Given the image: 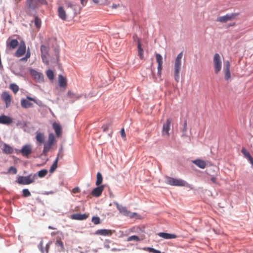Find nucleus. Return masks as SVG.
<instances>
[{
    "instance_id": "nucleus-22",
    "label": "nucleus",
    "mask_w": 253,
    "mask_h": 253,
    "mask_svg": "<svg viewBox=\"0 0 253 253\" xmlns=\"http://www.w3.org/2000/svg\"><path fill=\"white\" fill-rule=\"evenodd\" d=\"M158 236L164 239H175L177 237L175 234H169L168 233L160 232L158 234Z\"/></svg>"
},
{
    "instance_id": "nucleus-29",
    "label": "nucleus",
    "mask_w": 253,
    "mask_h": 253,
    "mask_svg": "<svg viewBox=\"0 0 253 253\" xmlns=\"http://www.w3.org/2000/svg\"><path fill=\"white\" fill-rule=\"evenodd\" d=\"M137 48H138V55L140 57V59H143V57H144L143 50L141 47V44L140 43V40H138Z\"/></svg>"
},
{
    "instance_id": "nucleus-58",
    "label": "nucleus",
    "mask_w": 253,
    "mask_h": 253,
    "mask_svg": "<svg viewBox=\"0 0 253 253\" xmlns=\"http://www.w3.org/2000/svg\"><path fill=\"white\" fill-rule=\"evenodd\" d=\"M250 162V163L252 164V165L253 167V158H251L250 160H249Z\"/></svg>"
},
{
    "instance_id": "nucleus-33",
    "label": "nucleus",
    "mask_w": 253,
    "mask_h": 253,
    "mask_svg": "<svg viewBox=\"0 0 253 253\" xmlns=\"http://www.w3.org/2000/svg\"><path fill=\"white\" fill-rule=\"evenodd\" d=\"M64 155V152H63V148L61 147L59 150L57 157L55 160H57V162H58V160L59 159H63Z\"/></svg>"
},
{
    "instance_id": "nucleus-16",
    "label": "nucleus",
    "mask_w": 253,
    "mask_h": 253,
    "mask_svg": "<svg viewBox=\"0 0 253 253\" xmlns=\"http://www.w3.org/2000/svg\"><path fill=\"white\" fill-rule=\"evenodd\" d=\"M21 154L25 157H28L32 153V147L30 145H25L23 146L20 150Z\"/></svg>"
},
{
    "instance_id": "nucleus-11",
    "label": "nucleus",
    "mask_w": 253,
    "mask_h": 253,
    "mask_svg": "<svg viewBox=\"0 0 253 253\" xmlns=\"http://www.w3.org/2000/svg\"><path fill=\"white\" fill-rule=\"evenodd\" d=\"M27 99L28 100H26L25 99H22L21 100V105L22 107L24 108H28L30 107H32L33 106V104L31 103L29 100L33 101L36 103H37V101L34 98H32L30 96H27Z\"/></svg>"
},
{
    "instance_id": "nucleus-14",
    "label": "nucleus",
    "mask_w": 253,
    "mask_h": 253,
    "mask_svg": "<svg viewBox=\"0 0 253 253\" xmlns=\"http://www.w3.org/2000/svg\"><path fill=\"white\" fill-rule=\"evenodd\" d=\"M230 64L229 61H226L225 62L223 70L225 75V80H229L231 78V73L230 71Z\"/></svg>"
},
{
    "instance_id": "nucleus-44",
    "label": "nucleus",
    "mask_w": 253,
    "mask_h": 253,
    "mask_svg": "<svg viewBox=\"0 0 253 253\" xmlns=\"http://www.w3.org/2000/svg\"><path fill=\"white\" fill-rule=\"evenodd\" d=\"M92 222L95 225L100 223V218L98 216H93L91 219Z\"/></svg>"
},
{
    "instance_id": "nucleus-61",
    "label": "nucleus",
    "mask_w": 253,
    "mask_h": 253,
    "mask_svg": "<svg viewBox=\"0 0 253 253\" xmlns=\"http://www.w3.org/2000/svg\"><path fill=\"white\" fill-rule=\"evenodd\" d=\"M46 246H47V248L48 249L49 248V245L47 244V245H46Z\"/></svg>"
},
{
    "instance_id": "nucleus-7",
    "label": "nucleus",
    "mask_w": 253,
    "mask_h": 253,
    "mask_svg": "<svg viewBox=\"0 0 253 253\" xmlns=\"http://www.w3.org/2000/svg\"><path fill=\"white\" fill-rule=\"evenodd\" d=\"M213 63L214 72L215 74H218L221 70L222 61L220 56L218 53H215L214 55L213 58Z\"/></svg>"
},
{
    "instance_id": "nucleus-30",
    "label": "nucleus",
    "mask_w": 253,
    "mask_h": 253,
    "mask_svg": "<svg viewBox=\"0 0 253 253\" xmlns=\"http://www.w3.org/2000/svg\"><path fill=\"white\" fill-rule=\"evenodd\" d=\"M56 246H59L60 247V249L59 250V252H64L65 248L63 242L61 240H57L55 243Z\"/></svg>"
},
{
    "instance_id": "nucleus-4",
    "label": "nucleus",
    "mask_w": 253,
    "mask_h": 253,
    "mask_svg": "<svg viewBox=\"0 0 253 253\" xmlns=\"http://www.w3.org/2000/svg\"><path fill=\"white\" fill-rule=\"evenodd\" d=\"M166 183L171 186H186L188 184L181 179L174 178L169 176H166Z\"/></svg>"
},
{
    "instance_id": "nucleus-12",
    "label": "nucleus",
    "mask_w": 253,
    "mask_h": 253,
    "mask_svg": "<svg viewBox=\"0 0 253 253\" xmlns=\"http://www.w3.org/2000/svg\"><path fill=\"white\" fill-rule=\"evenodd\" d=\"M30 73L36 82L38 83L43 82L44 76L42 73L38 72L33 69L30 70Z\"/></svg>"
},
{
    "instance_id": "nucleus-59",
    "label": "nucleus",
    "mask_w": 253,
    "mask_h": 253,
    "mask_svg": "<svg viewBox=\"0 0 253 253\" xmlns=\"http://www.w3.org/2000/svg\"><path fill=\"white\" fill-rule=\"evenodd\" d=\"M48 228H49V229H55V228H53V227H52V226H48Z\"/></svg>"
},
{
    "instance_id": "nucleus-17",
    "label": "nucleus",
    "mask_w": 253,
    "mask_h": 253,
    "mask_svg": "<svg viewBox=\"0 0 253 253\" xmlns=\"http://www.w3.org/2000/svg\"><path fill=\"white\" fill-rule=\"evenodd\" d=\"M156 58L157 62L158 64V74L161 75L162 70V65H163V58L162 56L159 54H156Z\"/></svg>"
},
{
    "instance_id": "nucleus-50",
    "label": "nucleus",
    "mask_w": 253,
    "mask_h": 253,
    "mask_svg": "<svg viewBox=\"0 0 253 253\" xmlns=\"http://www.w3.org/2000/svg\"><path fill=\"white\" fill-rule=\"evenodd\" d=\"M8 171H12L14 174H16L17 171L16 169L13 167H10L8 169Z\"/></svg>"
},
{
    "instance_id": "nucleus-49",
    "label": "nucleus",
    "mask_w": 253,
    "mask_h": 253,
    "mask_svg": "<svg viewBox=\"0 0 253 253\" xmlns=\"http://www.w3.org/2000/svg\"><path fill=\"white\" fill-rule=\"evenodd\" d=\"M187 127H183V128L181 130L182 132V137H186L187 136Z\"/></svg>"
},
{
    "instance_id": "nucleus-53",
    "label": "nucleus",
    "mask_w": 253,
    "mask_h": 253,
    "mask_svg": "<svg viewBox=\"0 0 253 253\" xmlns=\"http://www.w3.org/2000/svg\"><path fill=\"white\" fill-rule=\"evenodd\" d=\"M120 133H121V135L122 136V137L123 138H125L126 137V133H125V129L124 128H122L121 131H120Z\"/></svg>"
},
{
    "instance_id": "nucleus-42",
    "label": "nucleus",
    "mask_w": 253,
    "mask_h": 253,
    "mask_svg": "<svg viewBox=\"0 0 253 253\" xmlns=\"http://www.w3.org/2000/svg\"><path fill=\"white\" fill-rule=\"evenodd\" d=\"M67 96L71 98H75L76 99L79 98L80 96L76 95L73 92L69 91L67 93Z\"/></svg>"
},
{
    "instance_id": "nucleus-21",
    "label": "nucleus",
    "mask_w": 253,
    "mask_h": 253,
    "mask_svg": "<svg viewBox=\"0 0 253 253\" xmlns=\"http://www.w3.org/2000/svg\"><path fill=\"white\" fill-rule=\"evenodd\" d=\"M95 234L102 236H111L112 234V232L111 230L108 229H99L95 231Z\"/></svg>"
},
{
    "instance_id": "nucleus-1",
    "label": "nucleus",
    "mask_w": 253,
    "mask_h": 253,
    "mask_svg": "<svg viewBox=\"0 0 253 253\" xmlns=\"http://www.w3.org/2000/svg\"><path fill=\"white\" fill-rule=\"evenodd\" d=\"M81 7L78 4L72 1H68L66 2L65 8L60 5L57 9V14L59 18L66 21L68 17H75L80 14Z\"/></svg>"
},
{
    "instance_id": "nucleus-13",
    "label": "nucleus",
    "mask_w": 253,
    "mask_h": 253,
    "mask_svg": "<svg viewBox=\"0 0 253 253\" xmlns=\"http://www.w3.org/2000/svg\"><path fill=\"white\" fill-rule=\"evenodd\" d=\"M26 44L24 42H21L18 47L16 52H15L16 56L19 57L23 55L26 52Z\"/></svg>"
},
{
    "instance_id": "nucleus-9",
    "label": "nucleus",
    "mask_w": 253,
    "mask_h": 253,
    "mask_svg": "<svg viewBox=\"0 0 253 253\" xmlns=\"http://www.w3.org/2000/svg\"><path fill=\"white\" fill-rule=\"evenodd\" d=\"M237 16L236 13L227 14L225 15L217 17L216 21L221 23H226L235 19Z\"/></svg>"
},
{
    "instance_id": "nucleus-39",
    "label": "nucleus",
    "mask_w": 253,
    "mask_h": 253,
    "mask_svg": "<svg viewBox=\"0 0 253 253\" xmlns=\"http://www.w3.org/2000/svg\"><path fill=\"white\" fill-rule=\"evenodd\" d=\"M46 76L50 80H52L54 79V73L51 70H48L46 71Z\"/></svg>"
},
{
    "instance_id": "nucleus-48",
    "label": "nucleus",
    "mask_w": 253,
    "mask_h": 253,
    "mask_svg": "<svg viewBox=\"0 0 253 253\" xmlns=\"http://www.w3.org/2000/svg\"><path fill=\"white\" fill-rule=\"evenodd\" d=\"M38 2L39 5H47L48 2L46 0H36Z\"/></svg>"
},
{
    "instance_id": "nucleus-32",
    "label": "nucleus",
    "mask_w": 253,
    "mask_h": 253,
    "mask_svg": "<svg viewBox=\"0 0 253 253\" xmlns=\"http://www.w3.org/2000/svg\"><path fill=\"white\" fill-rule=\"evenodd\" d=\"M96 177H97V180L96 181V185L97 186H99L102 182V180H103L102 176V174H101V173L98 172L97 173Z\"/></svg>"
},
{
    "instance_id": "nucleus-15",
    "label": "nucleus",
    "mask_w": 253,
    "mask_h": 253,
    "mask_svg": "<svg viewBox=\"0 0 253 253\" xmlns=\"http://www.w3.org/2000/svg\"><path fill=\"white\" fill-rule=\"evenodd\" d=\"M2 99L4 101L6 108L10 106L11 102V96L7 91L2 92L1 95Z\"/></svg>"
},
{
    "instance_id": "nucleus-55",
    "label": "nucleus",
    "mask_w": 253,
    "mask_h": 253,
    "mask_svg": "<svg viewBox=\"0 0 253 253\" xmlns=\"http://www.w3.org/2000/svg\"><path fill=\"white\" fill-rule=\"evenodd\" d=\"M87 0H81V3L84 6L86 3Z\"/></svg>"
},
{
    "instance_id": "nucleus-46",
    "label": "nucleus",
    "mask_w": 253,
    "mask_h": 253,
    "mask_svg": "<svg viewBox=\"0 0 253 253\" xmlns=\"http://www.w3.org/2000/svg\"><path fill=\"white\" fill-rule=\"evenodd\" d=\"M146 250L153 253H161V251L150 247L147 248Z\"/></svg>"
},
{
    "instance_id": "nucleus-52",
    "label": "nucleus",
    "mask_w": 253,
    "mask_h": 253,
    "mask_svg": "<svg viewBox=\"0 0 253 253\" xmlns=\"http://www.w3.org/2000/svg\"><path fill=\"white\" fill-rule=\"evenodd\" d=\"M80 191V188L78 187H75L72 190V192L73 193H78Z\"/></svg>"
},
{
    "instance_id": "nucleus-25",
    "label": "nucleus",
    "mask_w": 253,
    "mask_h": 253,
    "mask_svg": "<svg viewBox=\"0 0 253 253\" xmlns=\"http://www.w3.org/2000/svg\"><path fill=\"white\" fill-rule=\"evenodd\" d=\"M193 163L196 165L197 167L201 169H205L207 166V164L205 161L200 160L197 159L192 161Z\"/></svg>"
},
{
    "instance_id": "nucleus-28",
    "label": "nucleus",
    "mask_w": 253,
    "mask_h": 253,
    "mask_svg": "<svg viewBox=\"0 0 253 253\" xmlns=\"http://www.w3.org/2000/svg\"><path fill=\"white\" fill-rule=\"evenodd\" d=\"M36 139L39 142L41 143H43L45 140V136L44 134L42 132H37Z\"/></svg>"
},
{
    "instance_id": "nucleus-56",
    "label": "nucleus",
    "mask_w": 253,
    "mask_h": 253,
    "mask_svg": "<svg viewBox=\"0 0 253 253\" xmlns=\"http://www.w3.org/2000/svg\"><path fill=\"white\" fill-rule=\"evenodd\" d=\"M133 40H134V41H137V42H138V40H139V39L137 38V36H136V35H134V36H133Z\"/></svg>"
},
{
    "instance_id": "nucleus-40",
    "label": "nucleus",
    "mask_w": 253,
    "mask_h": 253,
    "mask_svg": "<svg viewBox=\"0 0 253 253\" xmlns=\"http://www.w3.org/2000/svg\"><path fill=\"white\" fill-rule=\"evenodd\" d=\"M47 173V170L46 169H42L39 171L38 175L40 177H43L45 176Z\"/></svg>"
},
{
    "instance_id": "nucleus-57",
    "label": "nucleus",
    "mask_w": 253,
    "mask_h": 253,
    "mask_svg": "<svg viewBox=\"0 0 253 253\" xmlns=\"http://www.w3.org/2000/svg\"><path fill=\"white\" fill-rule=\"evenodd\" d=\"M183 127H187V121H185L184 122Z\"/></svg>"
},
{
    "instance_id": "nucleus-26",
    "label": "nucleus",
    "mask_w": 253,
    "mask_h": 253,
    "mask_svg": "<svg viewBox=\"0 0 253 253\" xmlns=\"http://www.w3.org/2000/svg\"><path fill=\"white\" fill-rule=\"evenodd\" d=\"M9 41V39L7 41V46L10 48L14 49L18 45V42L17 40H11L9 42L8 41Z\"/></svg>"
},
{
    "instance_id": "nucleus-47",
    "label": "nucleus",
    "mask_w": 253,
    "mask_h": 253,
    "mask_svg": "<svg viewBox=\"0 0 253 253\" xmlns=\"http://www.w3.org/2000/svg\"><path fill=\"white\" fill-rule=\"evenodd\" d=\"M110 125H111V124H110V123L103 125L102 126L103 131L106 132L108 130L109 127L110 126Z\"/></svg>"
},
{
    "instance_id": "nucleus-10",
    "label": "nucleus",
    "mask_w": 253,
    "mask_h": 253,
    "mask_svg": "<svg viewBox=\"0 0 253 253\" xmlns=\"http://www.w3.org/2000/svg\"><path fill=\"white\" fill-rule=\"evenodd\" d=\"M171 120L167 119L166 122L163 124L162 135L168 137L169 135V131L170 129Z\"/></svg>"
},
{
    "instance_id": "nucleus-34",
    "label": "nucleus",
    "mask_w": 253,
    "mask_h": 253,
    "mask_svg": "<svg viewBox=\"0 0 253 253\" xmlns=\"http://www.w3.org/2000/svg\"><path fill=\"white\" fill-rule=\"evenodd\" d=\"M9 88L12 90L14 93H16L19 90V87L17 85L14 84H10Z\"/></svg>"
},
{
    "instance_id": "nucleus-60",
    "label": "nucleus",
    "mask_w": 253,
    "mask_h": 253,
    "mask_svg": "<svg viewBox=\"0 0 253 253\" xmlns=\"http://www.w3.org/2000/svg\"><path fill=\"white\" fill-rule=\"evenodd\" d=\"M112 7H113V8H116V6L115 5H114L112 6Z\"/></svg>"
},
{
    "instance_id": "nucleus-54",
    "label": "nucleus",
    "mask_w": 253,
    "mask_h": 253,
    "mask_svg": "<svg viewBox=\"0 0 253 253\" xmlns=\"http://www.w3.org/2000/svg\"><path fill=\"white\" fill-rule=\"evenodd\" d=\"M211 180L213 183H215V184L218 183L217 181V178L215 177H212L211 178Z\"/></svg>"
},
{
    "instance_id": "nucleus-6",
    "label": "nucleus",
    "mask_w": 253,
    "mask_h": 253,
    "mask_svg": "<svg viewBox=\"0 0 253 253\" xmlns=\"http://www.w3.org/2000/svg\"><path fill=\"white\" fill-rule=\"evenodd\" d=\"M55 143V139L54 134L53 133H49L47 141L44 144L42 154L46 156Z\"/></svg>"
},
{
    "instance_id": "nucleus-23",
    "label": "nucleus",
    "mask_w": 253,
    "mask_h": 253,
    "mask_svg": "<svg viewBox=\"0 0 253 253\" xmlns=\"http://www.w3.org/2000/svg\"><path fill=\"white\" fill-rule=\"evenodd\" d=\"M52 127L56 133V136L58 137H60L61 135V127L60 125L55 122L53 123Z\"/></svg>"
},
{
    "instance_id": "nucleus-51",
    "label": "nucleus",
    "mask_w": 253,
    "mask_h": 253,
    "mask_svg": "<svg viewBox=\"0 0 253 253\" xmlns=\"http://www.w3.org/2000/svg\"><path fill=\"white\" fill-rule=\"evenodd\" d=\"M30 55H31L30 54V51L29 50V49H28V51H27V52L26 53L25 57L23 58H22L21 60H25V59H27L30 58Z\"/></svg>"
},
{
    "instance_id": "nucleus-18",
    "label": "nucleus",
    "mask_w": 253,
    "mask_h": 253,
    "mask_svg": "<svg viewBox=\"0 0 253 253\" xmlns=\"http://www.w3.org/2000/svg\"><path fill=\"white\" fill-rule=\"evenodd\" d=\"M104 186L101 185L93 189L91 192V195L94 197H99L100 196L104 190Z\"/></svg>"
},
{
    "instance_id": "nucleus-20",
    "label": "nucleus",
    "mask_w": 253,
    "mask_h": 253,
    "mask_svg": "<svg viewBox=\"0 0 253 253\" xmlns=\"http://www.w3.org/2000/svg\"><path fill=\"white\" fill-rule=\"evenodd\" d=\"M88 215L86 214L76 213L71 215V218L73 219L83 220L86 219Z\"/></svg>"
},
{
    "instance_id": "nucleus-19",
    "label": "nucleus",
    "mask_w": 253,
    "mask_h": 253,
    "mask_svg": "<svg viewBox=\"0 0 253 253\" xmlns=\"http://www.w3.org/2000/svg\"><path fill=\"white\" fill-rule=\"evenodd\" d=\"M12 122V119L7 116L2 115L0 116V124L9 125Z\"/></svg>"
},
{
    "instance_id": "nucleus-37",
    "label": "nucleus",
    "mask_w": 253,
    "mask_h": 253,
    "mask_svg": "<svg viewBox=\"0 0 253 253\" xmlns=\"http://www.w3.org/2000/svg\"><path fill=\"white\" fill-rule=\"evenodd\" d=\"M127 241L128 242L132 241H135L136 242H139L140 241V238L139 237L136 235H133L129 236L127 238Z\"/></svg>"
},
{
    "instance_id": "nucleus-31",
    "label": "nucleus",
    "mask_w": 253,
    "mask_h": 253,
    "mask_svg": "<svg viewBox=\"0 0 253 253\" xmlns=\"http://www.w3.org/2000/svg\"><path fill=\"white\" fill-rule=\"evenodd\" d=\"M241 152L244 155V156L247 159H248V160H250L251 158H252V157L251 156L250 153L245 148H242Z\"/></svg>"
},
{
    "instance_id": "nucleus-41",
    "label": "nucleus",
    "mask_w": 253,
    "mask_h": 253,
    "mask_svg": "<svg viewBox=\"0 0 253 253\" xmlns=\"http://www.w3.org/2000/svg\"><path fill=\"white\" fill-rule=\"evenodd\" d=\"M95 3L99 4L100 5L107 4V0H92Z\"/></svg>"
},
{
    "instance_id": "nucleus-8",
    "label": "nucleus",
    "mask_w": 253,
    "mask_h": 253,
    "mask_svg": "<svg viewBox=\"0 0 253 253\" xmlns=\"http://www.w3.org/2000/svg\"><path fill=\"white\" fill-rule=\"evenodd\" d=\"M115 205L119 212L125 216H129L130 218H133L137 215L136 213H131L130 211L127 210L126 207H123L117 203H115Z\"/></svg>"
},
{
    "instance_id": "nucleus-35",
    "label": "nucleus",
    "mask_w": 253,
    "mask_h": 253,
    "mask_svg": "<svg viewBox=\"0 0 253 253\" xmlns=\"http://www.w3.org/2000/svg\"><path fill=\"white\" fill-rule=\"evenodd\" d=\"M57 160H55L54 162H53V164L52 165L49 169V171L50 173L53 172L55 171V170L57 169Z\"/></svg>"
},
{
    "instance_id": "nucleus-36",
    "label": "nucleus",
    "mask_w": 253,
    "mask_h": 253,
    "mask_svg": "<svg viewBox=\"0 0 253 253\" xmlns=\"http://www.w3.org/2000/svg\"><path fill=\"white\" fill-rule=\"evenodd\" d=\"M41 54H48V47L45 45H42L41 47Z\"/></svg>"
},
{
    "instance_id": "nucleus-3",
    "label": "nucleus",
    "mask_w": 253,
    "mask_h": 253,
    "mask_svg": "<svg viewBox=\"0 0 253 253\" xmlns=\"http://www.w3.org/2000/svg\"><path fill=\"white\" fill-rule=\"evenodd\" d=\"M39 7L38 2L36 0H26L25 10L29 15H32L36 9Z\"/></svg>"
},
{
    "instance_id": "nucleus-24",
    "label": "nucleus",
    "mask_w": 253,
    "mask_h": 253,
    "mask_svg": "<svg viewBox=\"0 0 253 253\" xmlns=\"http://www.w3.org/2000/svg\"><path fill=\"white\" fill-rule=\"evenodd\" d=\"M2 150L3 153L6 154H11L13 152V148L6 143L3 144Z\"/></svg>"
},
{
    "instance_id": "nucleus-45",
    "label": "nucleus",
    "mask_w": 253,
    "mask_h": 253,
    "mask_svg": "<svg viewBox=\"0 0 253 253\" xmlns=\"http://www.w3.org/2000/svg\"><path fill=\"white\" fill-rule=\"evenodd\" d=\"M41 55L43 62L46 64H48V54H41Z\"/></svg>"
},
{
    "instance_id": "nucleus-2",
    "label": "nucleus",
    "mask_w": 253,
    "mask_h": 253,
    "mask_svg": "<svg viewBox=\"0 0 253 253\" xmlns=\"http://www.w3.org/2000/svg\"><path fill=\"white\" fill-rule=\"evenodd\" d=\"M183 56V53L181 52L179 53L174 61V78L175 81L178 83L179 81V73L181 68V59Z\"/></svg>"
},
{
    "instance_id": "nucleus-43",
    "label": "nucleus",
    "mask_w": 253,
    "mask_h": 253,
    "mask_svg": "<svg viewBox=\"0 0 253 253\" xmlns=\"http://www.w3.org/2000/svg\"><path fill=\"white\" fill-rule=\"evenodd\" d=\"M22 196L24 197H27L31 196V193L28 189H24L22 190Z\"/></svg>"
},
{
    "instance_id": "nucleus-27",
    "label": "nucleus",
    "mask_w": 253,
    "mask_h": 253,
    "mask_svg": "<svg viewBox=\"0 0 253 253\" xmlns=\"http://www.w3.org/2000/svg\"><path fill=\"white\" fill-rule=\"evenodd\" d=\"M59 85L60 87H66L67 85V80L62 75H59L58 77Z\"/></svg>"
},
{
    "instance_id": "nucleus-38",
    "label": "nucleus",
    "mask_w": 253,
    "mask_h": 253,
    "mask_svg": "<svg viewBox=\"0 0 253 253\" xmlns=\"http://www.w3.org/2000/svg\"><path fill=\"white\" fill-rule=\"evenodd\" d=\"M34 23L37 28H40L41 26V20L37 16H36L35 17Z\"/></svg>"
},
{
    "instance_id": "nucleus-5",
    "label": "nucleus",
    "mask_w": 253,
    "mask_h": 253,
    "mask_svg": "<svg viewBox=\"0 0 253 253\" xmlns=\"http://www.w3.org/2000/svg\"><path fill=\"white\" fill-rule=\"evenodd\" d=\"M36 176V174H34V175L29 174L26 176H19L16 181L19 184L28 185L34 182Z\"/></svg>"
}]
</instances>
